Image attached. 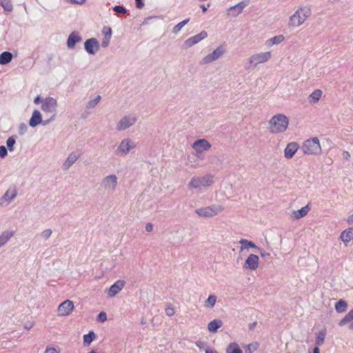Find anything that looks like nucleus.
Segmentation results:
<instances>
[{"instance_id":"nucleus-44","label":"nucleus","mask_w":353,"mask_h":353,"mask_svg":"<svg viewBox=\"0 0 353 353\" xmlns=\"http://www.w3.org/2000/svg\"><path fill=\"white\" fill-rule=\"evenodd\" d=\"M52 231L51 229H46V230H44L41 232V235L43 239H48L50 237V236L52 235Z\"/></svg>"},{"instance_id":"nucleus-48","label":"nucleus","mask_w":353,"mask_h":353,"mask_svg":"<svg viewBox=\"0 0 353 353\" xmlns=\"http://www.w3.org/2000/svg\"><path fill=\"white\" fill-rule=\"evenodd\" d=\"M98 319L101 322H104L107 320V314L104 312H101L98 315Z\"/></svg>"},{"instance_id":"nucleus-16","label":"nucleus","mask_w":353,"mask_h":353,"mask_svg":"<svg viewBox=\"0 0 353 353\" xmlns=\"http://www.w3.org/2000/svg\"><path fill=\"white\" fill-rule=\"evenodd\" d=\"M125 285L124 280H117L107 290V295L112 298L120 293Z\"/></svg>"},{"instance_id":"nucleus-38","label":"nucleus","mask_w":353,"mask_h":353,"mask_svg":"<svg viewBox=\"0 0 353 353\" xmlns=\"http://www.w3.org/2000/svg\"><path fill=\"white\" fill-rule=\"evenodd\" d=\"M326 336V332L325 330H321L320 331L316 337V345L318 347L319 345H321L325 341Z\"/></svg>"},{"instance_id":"nucleus-56","label":"nucleus","mask_w":353,"mask_h":353,"mask_svg":"<svg viewBox=\"0 0 353 353\" xmlns=\"http://www.w3.org/2000/svg\"><path fill=\"white\" fill-rule=\"evenodd\" d=\"M347 221L349 224L353 223V214L347 217Z\"/></svg>"},{"instance_id":"nucleus-58","label":"nucleus","mask_w":353,"mask_h":353,"mask_svg":"<svg viewBox=\"0 0 353 353\" xmlns=\"http://www.w3.org/2000/svg\"><path fill=\"white\" fill-rule=\"evenodd\" d=\"M302 150L303 151L304 153H307V150H309L308 147L307 146V145L305 143L302 148Z\"/></svg>"},{"instance_id":"nucleus-53","label":"nucleus","mask_w":353,"mask_h":353,"mask_svg":"<svg viewBox=\"0 0 353 353\" xmlns=\"http://www.w3.org/2000/svg\"><path fill=\"white\" fill-rule=\"evenodd\" d=\"M343 158L345 160H349L351 157V155L349 152L344 151L342 154Z\"/></svg>"},{"instance_id":"nucleus-27","label":"nucleus","mask_w":353,"mask_h":353,"mask_svg":"<svg viewBox=\"0 0 353 353\" xmlns=\"http://www.w3.org/2000/svg\"><path fill=\"white\" fill-rule=\"evenodd\" d=\"M14 232L11 230H6L0 234V248L5 245L9 240L13 236Z\"/></svg>"},{"instance_id":"nucleus-39","label":"nucleus","mask_w":353,"mask_h":353,"mask_svg":"<svg viewBox=\"0 0 353 353\" xmlns=\"http://www.w3.org/2000/svg\"><path fill=\"white\" fill-rule=\"evenodd\" d=\"M239 243L242 245L241 248V250H243V249H247L248 248H255L256 249V245L252 241L246 240V239H241L239 241Z\"/></svg>"},{"instance_id":"nucleus-13","label":"nucleus","mask_w":353,"mask_h":353,"mask_svg":"<svg viewBox=\"0 0 353 353\" xmlns=\"http://www.w3.org/2000/svg\"><path fill=\"white\" fill-rule=\"evenodd\" d=\"M208 36V32L205 30H202L200 33L185 40L183 43V46L186 49L190 48L193 46L199 43L202 40L206 39Z\"/></svg>"},{"instance_id":"nucleus-1","label":"nucleus","mask_w":353,"mask_h":353,"mask_svg":"<svg viewBox=\"0 0 353 353\" xmlns=\"http://www.w3.org/2000/svg\"><path fill=\"white\" fill-rule=\"evenodd\" d=\"M289 118L283 113L273 115L268 122L269 132L273 134L284 133L289 126Z\"/></svg>"},{"instance_id":"nucleus-57","label":"nucleus","mask_w":353,"mask_h":353,"mask_svg":"<svg viewBox=\"0 0 353 353\" xmlns=\"http://www.w3.org/2000/svg\"><path fill=\"white\" fill-rule=\"evenodd\" d=\"M144 6V3L143 2V0L140 1H137V8H142Z\"/></svg>"},{"instance_id":"nucleus-59","label":"nucleus","mask_w":353,"mask_h":353,"mask_svg":"<svg viewBox=\"0 0 353 353\" xmlns=\"http://www.w3.org/2000/svg\"><path fill=\"white\" fill-rule=\"evenodd\" d=\"M313 353H320V350H319V348L316 346L314 350H313Z\"/></svg>"},{"instance_id":"nucleus-47","label":"nucleus","mask_w":353,"mask_h":353,"mask_svg":"<svg viewBox=\"0 0 353 353\" xmlns=\"http://www.w3.org/2000/svg\"><path fill=\"white\" fill-rule=\"evenodd\" d=\"M8 155V150L4 145H0V158L4 159Z\"/></svg>"},{"instance_id":"nucleus-26","label":"nucleus","mask_w":353,"mask_h":353,"mask_svg":"<svg viewBox=\"0 0 353 353\" xmlns=\"http://www.w3.org/2000/svg\"><path fill=\"white\" fill-rule=\"evenodd\" d=\"M308 212L309 208L308 205H307L300 210L293 211L290 214V217L292 219L297 220L307 215Z\"/></svg>"},{"instance_id":"nucleus-51","label":"nucleus","mask_w":353,"mask_h":353,"mask_svg":"<svg viewBox=\"0 0 353 353\" xmlns=\"http://www.w3.org/2000/svg\"><path fill=\"white\" fill-rule=\"evenodd\" d=\"M33 326H34V322L28 321V322L25 323L23 327H24V329L29 330L32 329L33 327Z\"/></svg>"},{"instance_id":"nucleus-9","label":"nucleus","mask_w":353,"mask_h":353,"mask_svg":"<svg viewBox=\"0 0 353 353\" xmlns=\"http://www.w3.org/2000/svg\"><path fill=\"white\" fill-rule=\"evenodd\" d=\"M271 57L272 53L270 51L260 52L250 56L248 61L252 65H257L268 62L270 60Z\"/></svg>"},{"instance_id":"nucleus-62","label":"nucleus","mask_w":353,"mask_h":353,"mask_svg":"<svg viewBox=\"0 0 353 353\" xmlns=\"http://www.w3.org/2000/svg\"><path fill=\"white\" fill-rule=\"evenodd\" d=\"M350 329L353 330V322L350 323Z\"/></svg>"},{"instance_id":"nucleus-35","label":"nucleus","mask_w":353,"mask_h":353,"mask_svg":"<svg viewBox=\"0 0 353 353\" xmlns=\"http://www.w3.org/2000/svg\"><path fill=\"white\" fill-rule=\"evenodd\" d=\"M16 141H17L16 136L10 137L6 140V146L8 148L7 150H8L10 152H12L14 150V145L16 144Z\"/></svg>"},{"instance_id":"nucleus-19","label":"nucleus","mask_w":353,"mask_h":353,"mask_svg":"<svg viewBox=\"0 0 353 353\" xmlns=\"http://www.w3.org/2000/svg\"><path fill=\"white\" fill-rule=\"evenodd\" d=\"M82 41V38L79 33L77 32H72L68 36V40H67V47L69 49H74L75 47V45Z\"/></svg>"},{"instance_id":"nucleus-29","label":"nucleus","mask_w":353,"mask_h":353,"mask_svg":"<svg viewBox=\"0 0 353 353\" xmlns=\"http://www.w3.org/2000/svg\"><path fill=\"white\" fill-rule=\"evenodd\" d=\"M103 33L104 34V38L102 41L101 46L103 48H106L109 46L110 41L112 30L110 28L103 29Z\"/></svg>"},{"instance_id":"nucleus-28","label":"nucleus","mask_w":353,"mask_h":353,"mask_svg":"<svg viewBox=\"0 0 353 353\" xmlns=\"http://www.w3.org/2000/svg\"><path fill=\"white\" fill-rule=\"evenodd\" d=\"M223 325L221 320L215 319L208 324V329L210 332H216Z\"/></svg>"},{"instance_id":"nucleus-22","label":"nucleus","mask_w":353,"mask_h":353,"mask_svg":"<svg viewBox=\"0 0 353 353\" xmlns=\"http://www.w3.org/2000/svg\"><path fill=\"white\" fill-rule=\"evenodd\" d=\"M42 114L38 110H34L32 112L30 117L29 125L30 126L34 128L42 123Z\"/></svg>"},{"instance_id":"nucleus-18","label":"nucleus","mask_w":353,"mask_h":353,"mask_svg":"<svg viewBox=\"0 0 353 353\" xmlns=\"http://www.w3.org/2000/svg\"><path fill=\"white\" fill-rule=\"evenodd\" d=\"M79 157L80 153L79 152H70L62 164L63 170H68L79 159Z\"/></svg>"},{"instance_id":"nucleus-33","label":"nucleus","mask_w":353,"mask_h":353,"mask_svg":"<svg viewBox=\"0 0 353 353\" xmlns=\"http://www.w3.org/2000/svg\"><path fill=\"white\" fill-rule=\"evenodd\" d=\"M12 59V54L9 52H3L0 54V64L6 65Z\"/></svg>"},{"instance_id":"nucleus-3","label":"nucleus","mask_w":353,"mask_h":353,"mask_svg":"<svg viewBox=\"0 0 353 353\" xmlns=\"http://www.w3.org/2000/svg\"><path fill=\"white\" fill-rule=\"evenodd\" d=\"M214 183V177L210 174L194 176L188 183L190 189L201 190L211 186Z\"/></svg>"},{"instance_id":"nucleus-54","label":"nucleus","mask_w":353,"mask_h":353,"mask_svg":"<svg viewBox=\"0 0 353 353\" xmlns=\"http://www.w3.org/2000/svg\"><path fill=\"white\" fill-rule=\"evenodd\" d=\"M69 2L71 3H77L81 5L85 2V0H69Z\"/></svg>"},{"instance_id":"nucleus-23","label":"nucleus","mask_w":353,"mask_h":353,"mask_svg":"<svg viewBox=\"0 0 353 353\" xmlns=\"http://www.w3.org/2000/svg\"><path fill=\"white\" fill-rule=\"evenodd\" d=\"M247 6V3L244 1H241L239 3L236 4L234 6L230 7L228 12L229 14H230L232 17H236L239 14L242 12L245 7Z\"/></svg>"},{"instance_id":"nucleus-49","label":"nucleus","mask_w":353,"mask_h":353,"mask_svg":"<svg viewBox=\"0 0 353 353\" xmlns=\"http://www.w3.org/2000/svg\"><path fill=\"white\" fill-rule=\"evenodd\" d=\"M154 225L152 223H147L145 226V230L148 232H151L153 231Z\"/></svg>"},{"instance_id":"nucleus-24","label":"nucleus","mask_w":353,"mask_h":353,"mask_svg":"<svg viewBox=\"0 0 353 353\" xmlns=\"http://www.w3.org/2000/svg\"><path fill=\"white\" fill-rule=\"evenodd\" d=\"M340 239L345 245L353 239V228H349L343 230L340 235Z\"/></svg>"},{"instance_id":"nucleus-14","label":"nucleus","mask_w":353,"mask_h":353,"mask_svg":"<svg viewBox=\"0 0 353 353\" xmlns=\"http://www.w3.org/2000/svg\"><path fill=\"white\" fill-rule=\"evenodd\" d=\"M84 48L88 54L94 55L100 49V43L96 38H90L84 42Z\"/></svg>"},{"instance_id":"nucleus-30","label":"nucleus","mask_w":353,"mask_h":353,"mask_svg":"<svg viewBox=\"0 0 353 353\" xmlns=\"http://www.w3.org/2000/svg\"><path fill=\"white\" fill-rule=\"evenodd\" d=\"M225 352L226 353H243L239 345L234 342L228 345Z\"/></svg>"},{"instance_id":"nucleus-12","label":"nucleus","mask_w":353,"mask_h":353,"mask_svg":"<svg viewBox=\"0 0 353 353\" xmlns=\"http://www.w3.org/2000/svg\"><path fill=\"white\" fill-rule=\"evenodd\" d=\"M118 185V177L115 174H109L103 178L101 185L103 190L108 192L115 190Z\"/></svg>"},{"instance_id":"nucleus-6","label":"nucleus","mask_w":353,"mask_h":353,"mask_svg":"<svg viewBox=\"0 0 353 353\" xmlns=\"http://www.w3.org/2000/svg\"><path fill=\"white\" fill-rule=\"evenodd\" d=\"M308 9L307 8H299L289 19L288 26L294 28L301 26L307 17Z\"/></svg>"},{"instance_id":"nucleus-50","label":"nucleus","mask_w":353,"mask_h":353,"mask_svg":"<svg viewBox=\"0 0 353 353\" xmlns=\"http://www.w3.org/2000/svg\"><path fill=\"white\" fill-rule=\"evenodd\" d=\"M27 130V126L25 123H21L19 125V134H23Z\"/></svg>"},{"instance_id":"nucleus-2","label":"nucleus","mask_w":353,"mask_h":353,"mask_svg":"<svg viewBox=\"0 0 353 353\" xmlns=\"http://www.w3.org/2000/svg\"><path fill=\"white\" fill-rule=\"evenodd\" d=\"M34 103L41 104V110L46 115L50 116V121L55 119L58 108V103L56 99L51 97L41 98L38 96L34 99Z\"/></svg>"},{"instance_id":"nucleus-32","label":"nucleus","mask_w":353,"mask_h":353,"mask_svg":"<svg viewBox=\"0 0 353 353\" xmlns=\"http://www.w3.org/2000/svg\"><path fill=\"white\" fill-rule=\"evenodd\" d=\"M101 100V97L100 95H97L94 97L90 99L86 103V108L87 109H93L99 103Z\"/></svg>"},{"instance_id":"nucleus-40","label":"nucleus","mask_w":353,"mask_h":353,"mask_svg":"<svg viewBox=\"0 0 353 353\" xmlns=\"http://www.w3.org/2000/svg\"><path fill=\"white\" fill-rule=\"evenodd\" d=\"M353 319V308L345 315V316L341 320L339 325L343 326Z\"/></svg>"},{"instance_id":"nucleus-42","label":"nucleus","mask_w":353,"mask_h":353,"mask_svg":"<svg viewBox=\"0 0 353 353\" xmlns=\"http://www.w3.org/2000/svg\"><path fill=\"white\" fill-rule=\"evenodd\" d=\"M1 6L6 11L10 12L12 10V5L10 0H2Z\"/></svg>"},{"instance_id":"nucleus-25","label":"nucleus","mask_w":353,"mask_h":353,"mask_svg":"<svg viewBox=\"0 0 353 353\" xmlns=\"http://www.w3.org/2000/svg\"><path fill=\"white\" fill-rule=\"evenodd\" d=\"M285 40V37L283 34H279L276 36H274L273 37H271L270 39H268L265 41V46L267 48H271L274 45H279L281 43Z\"/></svg>"},{"instance_id":"nucleus-34","label":"nucleus","mask_w":353,"mask_h":353,"mask_svg":"<svg viewBox=\"0 0 353 353\" xmlns=\"http://www.w3.org/2000/svg\"><path fill=\"white\" fill-rule=\"evenodd\" d=\"M95 338L96 335L94 332L93 331H90L88 334L83 335V345L85 346H89Z\"/></svg>"},{"instance_id":"nucleus-36","label":"nucleus","mask_w":353,"mask_h":353,"mask_svg":"<svg viewBox=\"0 0 353 353\" xmlns=\"http://www.w3.org/2000/svg\"><path fill=\"white\" fill-rule=\"evenodd\" d=\"M189 22V19H186L175 25L172 28V32L177 34L181 29Z\"/></svg>"},{"instance_id":"nucleus-52","label":"nucleus","mask_w":353,"mask_h":353,"mask_svg":"<svg viewBox=\"0 0 353 353\" xmlns=\"http://www.w3.org/2000/svg\"><path fill=\"white\" fill-rule=\"evenodd\" d=\"M256 348H257V345L256 343L250 344L248 347L249 353H251L252 351L256 350Z\"/></svg>"},{"instance_id":"nucleus-15","label":"nucleus","mask_w":353,"mask_h":353,"mask_svg":"<svg viewBox=\"0 0 353 353\" xmlns=\"http://www.w3.org/2000/svg\"><path fill=\"white\" fill-rule=\"evenodd\" d=\"M17 191L14 188H10L7 190L5 194L0 199V205L7 206L16 197Z\"/></svg>"},{"instance_id":"nucleus-21","label":"nucleus","mask_w":353,"mask_h":353,"mask_svg":"<svg viewBox=\"0 0 353 353\" xmlns=\"http://www.w3.org/2000/svg\"><path fill=\"white\" fill-rule=\"evenodd\" d=\"M322 152V149L320 145L319 139L317 137H314L310 139V154L320 155Z\"/></svg>"},{"instance_id":"nucleus-10","label":"nucleus","mask_w":353,"mask_h":353,"mask_svg":"<svg viewBox=\"0 0 353 353\" xmlns=\"http://www.w3.org/2000/svg\"><path fill=\"white\" fill-rule=\"evenodd\" d=\"M225 52V49L223 46H220L214 49L211 53L207 54L201 60L202 64L211 63L219 59H220Z\"/></svg>"},{"instance_id":"nucleus-7","label":"nucleus","mask_w":353,"mask_h":353,"mask_svg":"<svg viewBox=\"0 0 353 353\" xmlns=\"http://www.w3.org/2000/svg\"><path fill=\"white\" fill-rule=\"evenodd\" d=\"M195 156L199 159L203 158L204 154L211 148V144L205 139L194 141L192 145Z\"/></svg>"},{"instance_id":"nucleus-20","label":"nucleus","mask_w":353,"mask_h":353,"mask_svg":"<svg viewBox=\"0 0 353 353\" xmlns=\"http://www.w3.org/2000/svg\"><path fill=\"white\" fill-rule=\"evenodd\" d=\"M299 149V145L296 142L289 143L285 150L284 156L286 159H291Z\"/></svg>"},{"instance_id":"nucleus-61","label":"nucleus","mask_w":353,"mask_h":353,"mask_svg":"<svg viewBox=\"0 0 353 353\" xmlns=\"http://www.w3.org/2000/svg\"><path fill=\"white\" fill-rule=\"evenodd\" d=\"M256 249L260 251V253H261L262 256H265L264 253L262 252V250L261 249H259V248H257Z\"/></svg>"},{"instance_id":"nucleus-46","label":"nucleus","mask_w":353,"mask_h":353,"mask_svg":"<svg viewBox=\"0 0 353 353\" xmlns=\"http://www.w3.org/2000/svg\"><path fill=\"white\" fill-rule=\"evenodd\" d=\"M113 10L117 13L125 14L126 12V9L124 7L120 6H115L113 8Z\"/></svg>"},{"instance_id":"nucleus-4","label":"nucleus","mask_w":353,"mask_h":353,"mask_svg":"<svg viewBox=\"0 0 353 353\" xmlns=\"http://www.w3.org/2000/svg\"><path fill=\"white\" fill-rule=\"evenodd\" d=\"M224 210V206L221 204H212L205 207L196 208L195 214L202 218H211L219 215Z\"/></svg>"},{"instance_id":"nucleus-43","label":"nucleus","mask_w":353,"mask_h":353,"mask_svg":"<svg viewBox=\"0 0 353 353\" xmlns=\"http://www.w3.org/2000/svg\"><path fill=\"white\" fill-rule=\"evenodd\" d=\"M165 312L167 316H172L175 314L174 307L171 305H168L165 309Z\"/></svg>"},{"instance_id":"nucleus-63","label":"nucleus","mask_w":353,"mask_h":353,"mask_svg":"<svg viewBox=\"0 0 353 353\" xmlns=\"http://www.w3.org/2000/svg\"><path fill=\"white\" fill-rule=\"evenodd\" d=\"M196 346H198L199 347L201 348V347L198 343H196Z\"/></svg>"},{"instance_id":"nucleus-41","label":"nucleus","mask_w":353,"mask_h":353,"mask_svg":"<svg viewBox=\"0 0 353 353\" xmlns=\"http://www.w3.org/2000/svg\"><path fill=\"white\" fill-rule=\"evenodd\" d=\"M216 301V296L214 294L210 295L207 300L205 301V307H213Z\"/></svg>"},{"instance_id":"nucleus-11","label":"nucleus","mask_w":353,"mask_h":353,"mask_svg":"<svg viewBox=\"0 0 353 353\" xmlns=\"http://www.w3.org/2000/svg\"><path fill=\"white\" fill-rule=\"evenodd\" d=\"M137 121V118L132 114H128L122 117L117 123V130L123 131L134 125Z\"/></svg>"},{"instance_id":"nucleus-60","label":"nucleus","mask_w":353,"mask_h":353,"mask_svg":"<svg viewBox=\"0 0 353 353\" xmlns=\"http://www.w3.org/2000/svg\"><path fill=\"white\" fill-rule=\"evenodd\" d=\"M203 12H205L207 10V8L205 6H201Z\"/></svg>"},{"instance_id":"nucleus-45","label":"nucleus","mask_w":353,"mask_h":353,"mask_svg":"<svg viewBox=\"0 0 353 353\" xmlns=\"http://www.w3.org/2000/svg\"><path fill=\"white\" fill-rule=\"evenodd\" d=\"M44 353H60V348L59 347H48Z\"/></svg>"},{"instance_id":"nucleus-5","label":"nucleus","mask_w":353,"mask_h":353,"mask_svg":"<svg viewBox=\"0 0 353 353\" xmlns=\"http://www.w3.org/2000/svg\"><path fill=\"white\" fill-rule=\"evenodd\" d=\"M137 144L134 140L130 138L123 139L117 145L115 150V154L121 157H125L130 154V152L134 150Z\"/></svg>"},{"instance_id":"nucleus-37","label":"nucleus","mask_w":353,"mask_h":353,"mask_svg":"<svg viewBox=\"0 0 353 353\" xmlns=\"http://www.w3.org/2000/svg\"><path fill=\"white\" fill-rule=\"evenodd\" d=\"M347 307V303L343 300H339L336 304H335V310L337 312H343L346 310Z\"/></svg>"},{"instance_id":"nucleus-8","label":"nucleus","mask_w":353,"mask_h":353,"mask_svg":"<svg viewBox=\"0 0 353 353\" xmlns=\"http://www.w3.org/2000/svg\"><path fill=\"white\" fill-rule=\"evenodd\" d=\"M74 310V303L72 301L67 299L61 303L57 308V315L59 317L70 316Z\"/></svg>"},{"instance_id":"nucleus-31","label":"nucleus","mask_w":353,"mask_h":353,"mask_svg":"<svg viewBox=\"0 0 353 353\" xmlns=\"http://www.w3.org/2000/svg\"><path fill=\"white\" fill-rule=\"evenodd\" d=\"M323 96V91L320 89L314 90L310 94V103H316Z\"/></svg>"},{"instance_id":"nucleus-55","label":"nucleus","mask_w":353,"mask_h":353,"mask_svg":"<svg viewBox=\"0 0 353 353\" xmlns=\"http://www.w3.org/2000/svg\"><path fill=\"white\" fill-rule=\"evenodd\" d=\"M205 353H218L214 349L211 347H207L205 350Z\"/></svg>"},{"instance_id":"nucleus-17","label":"nucleus","mask_w":353,"mask_h":353,"mask_svg":"<svg viewBox=\"0 0 353 353\" xmlns=\"http://www.w3.org/2000/svg\"><path fill=\"white\" fill-rule=\"evenodd\" d=\"M259 259L257 255L251 254L245 260L243 268L250 270H255L259 267Z\"/></svg>"}]
</instances>
